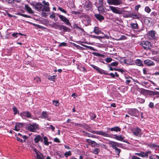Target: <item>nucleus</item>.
<instances>
[{
  "label": "nucleus",
  "mask_w": 159,
  "mask_h": 159,
  "mask_svg": "<svg viewBox=\"0 0 159 159\" xmlns=\"http://www.w3.org/2000/svg\"><path fill=\"white\" fill-rule=\"evenodd\" d=\"M109 8L112 12L115 14H122L123 16L125 18L131 17V14L128 11H124L122 10L123 8H118L116 7L110 6Z\"/></svg>",
  "instance_id": "obj_1"
},
{
  "label": "nucleus",
  "mask_w": 159,
  "mask_h": 159,
  "mask_svg": "<svg viewBox=\"0 0 159 159\" xmlns=\"http://www.w3.org/2000/svg\"><path fill=\"white\" fill-rule=\"evenodd\" d=\"M56 14L58 16L61 20L65 24L68 26L71 25V24L69 20L64 16L59 14H56L54 12L52 13V14L49 17L51 19H53L55 21H57L58 18L57 17H56Z\"/></svg>",
  "instance_id": "obj_2"
},
{
  "label": "nucleus",
  "mask_w": 159,
  "mask_h": 159,
  "mask_svg": "<svg viewBox=\"0 0 159 159\" xmlns=\"http://www.w3.org/2000/svg\"><path fill=\"white\" fill-rule=\"evenodd\" d=\"M109 144L111 145V147L113 149H115V152L116 154L118 156V157L120 156V153L121 152V150L119 148H117V147H120V144L119 143L113 141H110Z\"/></svg>",
  "instance_id": "obj_3"
},
{
  "label": "nucleus",
  "mask_w": 159,
  "mask_h": 159,
  "mask_svg": "<svg viewBox=\"0 0 159 159\" xmlns=\"http://www.w3.org/2000/svg\"><path fill=\"white\" fill-rule=\"evenodd\" d=\"M26 129L31 132H36L39 129V125L35 123H30L27 125Z\"/></svg>",
  "instance_id": "obj_4"
},
{
  "label": "nucleus",
  "mask_w": 159,
  "mask_h": 159,
  "mask_svg": "<svg viewBox=\"0 0 159 159\" xmlns=\"http://www.w3.org/2000/svg\"><path fill=\"white\" fill-rule=\"evenodd\" d=\"M127 113L130 115L135 117H138L139 115V111L136 108H131L129 109Z\"/></svg>",
  "instance_id": "obj_5"
},
{
  "label": "nucleus",
  "mask_w": 159,
  "mask_h": 159,
  "mask_svg": "<svg viewBox=\"0 0 159 159\" xmlns=\"http://www.w3.org/2000/svg\"><path fill=\"white\" fill-rule=\"evenodd\" d=\"M107 2L109 5L115 6H120L123 3L121 0H107Z\"/></svg>",
  "instance_id": "obj_6"
},
{
  "label": "nucleus",
  "mask_w": 159,
  "mask_h": 159,
  "mask_svg": "<svg viewBox=\"0 0 159 159\" xmlns=\"http://www.w3.org/2000/svg\"><path fill=\"white\" fill-rule=\"evenodd\" d=\"M91 132L93 134L102 135L104 137L112 138L111 137V135L102 131L93 130Z\"/></svg>",
  "instance_id": "obj_7"
},
{
  "label": "nucleus",
  "mask_w": 159,
  "mask_h": 159,
  "mask_svg": "<svg viewBox=\"0 0 159 159\" xmlns=\"http://www.w3.org/2000/svg\"><path fill=\"white\" fill-rule=\"evenodd\" d=\"M132 132L134 135L137 137H140L143 134L141 129L138 127L134 128L132 129Z\"/></svg>",
  "instance_id": "obj_8"
},
{
  "label": "nucleus",
  "mask_w": 159,
  "mask_h": 159,
  "mask_svg": "<svg viewBox=\"0 0 159 159\" xmlns=\"http://www.w3.org/2000/svg\"><path fill=\"white\" fill-rule=\"evenodd\" d=\"M145 49H150L152 48L151 44L149 41H142L140 44Z\"/></svg>",
  "instance_id": "obj_9"
},
{
  "label": "nucleus",
  "mask_w": 159,
  "mask_h": 159,
  "mask_svg": "<svg viewBox=\"0 0 159 159\" xmlns=\"http://www.w3.org/2000/svg\"><path fill=\"white\" fill-rule=\"evenodd\" d=\"M20 115L23 119L32 118V115L28 111H24L20 113Z\"/></svg>",
  "instance_id": "obj_10"
},
{
  "label": "nucleus",
  "mask_w": 159,
  "mask_h": 159,
  "mask_svg": "<svg viewBox=\"0 0 159 159\" xmlns=\"http://www.w3.org/2000/svg\"><path fill=\"white\" fill-rule=\"evenodd\" d=\"M84 7L86 10L92 11V4L89 0L86 1L84 3Z\"/></svg>",
  "instance_id": "obj_11"
},
{
  "label": "nucleus",
  "mask_w": 159,
  "mask_h": 159,
  "mask_svg": "<svg viewBox=\"0 0 159 159\" xmlns=\"http://www.w3.org/2000/svg\"><path fill=\"white\" fill-rule=\"evenodd\" d=\"M34 8L36 10L38 11H44V8L43 5L39 3H37L34 6Z\"/></svg>",
  "instance_id": "obj_12"
},
{
  "label": "nucleus",
  "mask_w": 159,
  "mask_h": 159,
  "mask_svg": "<svg viewBox=\"0 0 159 159\" xmlns=\"http://www.w3.org/2000/svg\"><path fill=\"white\" fill-rule=\"evenodd\" d=\"M42 4L43 5L44 8V11L48 12L50 11V8L49 7V4L48 2H46L43 0L42 1Z\"/></svg>",
  "instance_id": "obj_13"
},
{
  "label": "nucleus",
  "mask_w": 159,
  "mask_h": 159,
  "mask_svg": "<svg viewBox=\"0 0 159 159\" xmlns=\"http://www.w3.org/2000/svg\"><path fill=\"white\" fill-rule=\"evenodd\" d=\"M90 66L96 70L99 73L101 74H107V72L106 71L101 69L97 66L93 64L91 65Z\"/></svg>",
  "instance_id": "obj_14"
},
{
  "label": "nucleus",
  "mask_w": 159,
  "mask_h": 159,
  "mask_svg": "<svg viewBox=\"0 0 159 159\" xmlns=\"http://www.w3.org/2000/svg\"><path fill=\"white\" fill-rule=\"evenodd\" d=\"M34 151L36 155V159H44L43 155L39 151L36 149H34Z\"/></svg>",
  "instance_id": "obj_15"
},
{
  "label": "nucleus",
  "mask_w": 159,
  "mask_h": 159,
  "mask_svg": "<svg viewBox=\"0 0 159 159\" xmlns=\"http://www.w3.org/2000/svg\"><path fill=\"white\" fill-rule=\"evenodd\" d=\"M156 32L154 31H151L148 32V36L150 39H154L156 38Z\"/></svg>",
  "instance_id": "obj_16"
},
{
  "label": "nucleus",
  "mask_w": 159,
  "mask_h": 159,
  "mask_svg": "<svg viewBox=\"0 0 159 159\" xmlns=\"http://www.w3.org/2000/svg\"><path fill=\"white\" fill-rule=\"evenodd\" d=\"M144 63L148 66H152L155 65L154 63L152 61L149 59L144 60Z\"/></svg>",
  "instance_id": "obj_17"
},
{
  "label": "nucleus",
  "mask_w": 159,
  "mask_h": 159,
  "mask_svg": "<svg viewBox=\"0 0 159 159\" xmlns=\"http://www.w3.org/2000/svg\"><path fill=\"white\" fill-rule=\"evenodd\" d=\"M114 136L115 137H113V138L120 141L125 142V141L123 140L124 137L123 135H118L117 134H115L114 135Z\"/></svg>",
  "instance_id": "obj_18"
},
{
  "label": "nucleus",
  "mask_w": 159,
  "mask_h": 159,
  "mask_svg": "<svg viewBox=\"0 0 159 159\" xmlns=\"http://www.w3.org/2000/svg\"><path fill=\"white\" fill-rule=\"evenodd\" d=\"M41 115L43 118L46 119L48 120H50L51 119V117L48 116V113L46 111H43Z\"/></svg>",
  "instance_id": "obj_19"
},
{
  "label": "nucleus",
  "mask_w": 159,
  "mask_h": 159,
  "mask_svg": "<svg viewBox=\"0 0 159 159\" xmlns=\"http://www.w3.org/2000/svg\"><path fill=\"white\" fill-rule=\"evenodd\" d=\"M93 32L98 35L101 33L102 30L98 26H95L93 30Z\"/></svg>",
  "instance_id": "obj_20"
},
{
  "label": "nucleus",
  "mask_w": 159,
  "mask_h": 159,
  "mask_svg": "<svg viewBox=\"0 0 159 159\" xmlns=\"http://www.w3.org/2000/svg\"><path fill=\"white\" fill-rule=\"evenodd\" d=\"M131 17L134 19H139L141 17V15L139 13L137 14L135 13H133L131 14Z\"/></svg>",
  "instance_id": "obj_21"
},
{
  "label": "nucleus",
  "mask_w": 159,
  "mask_h": 159,
  "mask_svg": "<svg viewBox=\"0 0 159 159\" xmlns=\"http://www.w3.org/2000/svg\"><path fill=\"white\" fill-rule=\"evenodd\" d=\"M25 9L28 13L33 14L34 13L33 10L28 5H25Z\"/></svg>",
  "instance_id": "obj_22"
},
{
  "label": "nucleus",
  "mask_w": 159,
  "mask_h": 159,
  "mask_svg": "<svg viewBox=\"0 0 159 159\" xmlns=\"http://www.w3.org/2000/svg\"><path fill=\"white\" fill-rule=\"evenodd\" d=\"M109 129H110L111 131H114L116 132H120L121 130V129L118 126H115L111 128H109Z\"/></svg>",
  "instance_id": "obj_23"
},
{
  "label": "nucleus",
  "mask_w": 159,
  "mask_h": 159,
  "mask_svg": "<svg viewBox=\"0 0 159 159\" xmlns=\"http://www.w3.org/2000/svg\"><path fill=\"white\" fill-rule=\"evenodd\" d=\"M95 17L98 20L101 21L104 19V17L99 14H95Z\"/></svg>",
  "instance_id": "obj_24"
},
{
  "label": "nucleus",
  "mask_w": 159,
  "mask_h": 159,
  "mask_svg": "<svg viewBox=\"0 0 159 159\" xmlns=\"http://www.w3.org/2000/svg\"><path fill=\"white\" fill-rule=\"evenodd\" d=\"M151 152L150 151H148L146 152H142V157H148V154H151Z\"/></svg>",
  "instance_id": "obj_25"
},
{
  "label": "nucleus",
  "mask_w": 159,
  "mask_h": 159,
  "mask_svg": "<svg viewBox=\"0 0 159 159\" xmlns=\"http://www.w3.org/2000/svg\"><path fill=\"white\" fill-rule=\"evenodd\" d=\"M105 7L103 5H100L98 7V10L99 12L103 13L104 11Z\"/></svg>",
  "instance_id": "obj_26"
},
{
  "label": "nucleus",
  "mask_w": 159,
  "mask_h": 159,
  "mask_svg": "<svg viewBox=\"0 0 159 159\" xmlns=\"http://www.w3.org/2000/svg\"><path fill=\"white\" fill-rule=\"evenodd\" d=\"M135 63L138 66H143L142 61L139 59H137L135 60Z\"/></svg>",
  "instance_id": "obj_27"
},
{
  "label": "nucleus",
  "mask_w": 159,
  "mask_h": 159,
  "mask_svg": "<svg viewBox=\"0 0 159 159\" xmlns=\"http://www.w3.org/2000/svg\"><path fill=\"white\" fill-rule=\"evenodd\" d=\"M59 29L60 30H62L63 31L65 32L67 31L69 29L68 28L64 25H60Z\"/></svg>",
  "instance_id": "obj_28"
},
{
  "label": "nucleus",
  "mask_w": 159,
  "mask_h": 159,
  "mask_svg": "<svg viewBox=\"0 0 159 159\" xmlns=\"http://www.w3.org/2000/svg\"><path fill=\"white\" fill-rule=\"evenodd\" d=\"M41 136L40 135H36L34 139V142L36 143H38L40 141V140L41 139Z\"/></svg>",
  "instance_id": "obj_29"
},
{
  "label": "nucleus",
  "mask_w": 159,
  "mask_h": 159,
  "mask_svg": "<svg viewBox=\"0 0 159 159\" xmlns=\"http://www.w3.org/2000/svg\"><path fill=\"white\" fill-rule=\"evenodd\" d=\"M125 79L126 80L125 81V83L128 84L131 82V80L132 79L130 77H128L125 76Z\"/></svg>",
  "instance_id": "obj_30"
},
{
  "label": "nucleus",
  "mask_w": 159,
  "mask_h": 159,
  "mask_svg": "<svg viewBox=\"0 0 159 159\" xmlns=\"http://www.w3.org/2000/svg\"><path fill=\"white\" fill-rule=\"evenodd\" d=\"M43 143L44 145L48 146V145L49 142H48V139L46 136H44L43 137Z\"/></svg>",
  "instance_id": "obj_31"
},
{
  "label": "nucleus",
  "mask_w": 159,
  "mask_h": 159,
  "mask_svg": "<svg viewBox=\"0 0 159 159\" xmlns=\"http://www.w3.org/2000/svg\"><path fill=\"white\" fill-rule=\"evenodd\" d=\"M119 60L121 64L126 63V60L124 57H120Z\"/></svg>",
  "instance_id": "obj_32"
},
{
  "label": "nucleus",
  "mask_w": 159,
  "mask_h": 159,
  "mask_svg": "<svg viewBox=\"0 0 159 159\" xmlns=\"http://www.w3.org/2000/svg\"><path fill=\"white\" fill-rule=\"evenodd\" d=\"M17 15L22 16L23 17H26V18H32L30 16L26 14H23L20 12H18L17 14Z\"/></svg>",
  "instance_id": "obj_33"
},
{
  "label": "nucleus",
  "mask_w": 159,
  "mask_h": 159,
  "mask_svg": "<svg viewBox=\"0 0 159 159\" xmlns=\"http://www.w3.org/2000/svg\"><path fill=\"white\" fill-rule=\"evenodd\" d=\"M130 26L132 28L134 29H137L138 28V25L137 23H132L130 24Z\"/></svg>",
  "instance_id": "obj_34"
},
{
  "label": "nucleus",
  "mask_w": 159,
  "mask_h": 159,
  "mask_svg": "<svg viewBox=\"0 0 159 159\" xmlns=\"http://www.w3.org/2000/svg\"><path fill=\"white\" fill-rule=\"evenodd\" d=\"M137 101L138 102L141 103H143L145 102V100L144 99L139 98H137Z\"/></svg>",
  "instance_id": "obj_35"
},
{
  "label": "nucleus",
  "mask_w": 159,
  "mask_h": 159,
  "mask_svg": "<svg viewBox=\"0 0 159 159\" xmlns=\"http://www.w3.org/2000/svg\"><path fill=\"white\" fill-rule=\"evenodd\" d=\"M100 151V150L99 148H95L93 149V152L95 154H98Z\"/></svg>",
  "instance_id": "obj_36"
},
{
  "label": "nucleus",
  "mask_w": 159,
  "mask_h": 159,
  "mask_svg": "<svg viewBox=\"0 0 159 159\" xmlns=\"http://www.w3.org/2000/svg\"><path fill=\"white\" fill-rule=\"evenodd\" d=\"M93 54L95 55V56L98 57H104V55H102V54H100L98 52H94L93 53Z\"/></svg>",
  "instance_id": "obj_37"
},
{
  "label": "nucleus",
  "mask_w": 159,
  "mask_h": 159,
  "mask_svg": "<svg viewBox=\"0 0 159 159\" xmlns=\"http://www.w3.org/2000/svg\"><path fill=\"white\" fill-rule=\"evenodd\" d=\"M66 157H68L69 156L71 155V153L70 151L66 152L64 154Z\"/></svg>",
  "instance_id": "obj_38"
},
{
  "label": "nucleus",
  "mask_w": 159,
  "mask_h": 159,
  "mask_svg": "<svg viewBox=\"0 0 159 159\" xmlns=\"http://www.w3.org/2000/svg\"><path fill=\"white\" fill-rule=\"evenodd\" d=\"M13 111L14 112V115H16L17 113H19V112L18 111L17 108L15 106H14L13 107Z\"/></svg>",
  "instance_id": "obj_39"
},
{
  "label": "nucleus",
  "mask_w": 159,
  "mask_h": 159,
  "mask_svg": "<svg viewBox=\"0 0 159 159\" xmlns=\"http://www.w3.org/2000/svg\"><path fill=\"white\" fill-rule=\"evenodd\" d=\"M60 25H59L57 24L56 23H54L52 25V27H54V28L57 29V28H59L60 27Z\"/></svg>",
  "instance_id": "obj_40"
},
{
  "label": "nucleus",
  "mask_w": 159,
  "mask_h": 159,
  "mask_svg": "<svg viewBox=\"0 0 159 159\" xmlns=\"http://www.w3.org/2000/svg\"><path fill=\"white\" fill-rule=\"evenodd\" d=\"M156 93H157V91H150L149 93V94L151 96H156Z\"/></svg>",
  "instance_id": "obj_41"
},
{
  "label": "nucleus",
  "mask_w": 159,
  "mask_h": 159,
  "mask_svg": "<svg viewBox=\"0 0 159 159\" xmlns=\"http://www.w3.org/2000/svg\"><path fill=\"white\" fill-rule=\"evenodd\" d=\"M52 102L54 105L56 106H58L59 105V101L57 100H53Z\"/></svg>",
  "instance_id": "obj_42"
},
{
  "label": "nucleus",
  "mask_w": 159,
  "mask_h": 159,
  "mask_svg": "<svg viewBox=\"0 0 159 159\" xmlns=\"http://www.w3.org/2000/svg\"><path fill=\"white\" fill-rule=\"evenodd\" d=\"M144 10L146 12L148 13H149L151 11V9L148 7H145Z\"/></svg>",
  "instance_id": "obj_43"
},
{
  "label": "nucleus",
  "mask_w": 159,
  "mask_h": 159,
  "mask_svg": "<svg viewBox=\"0 0 159 159\" xmlns=\"http://www.w3.org/2000/svg\"><path fill=\"white\" fill-rule=\"evenodd\" d=\"M118 63L117 62H113L110 64V65L112 66H118Z\"/></svg>",
  "instance_id": "obj_44"
},
{
  "label": "nucleus",
  "mask_w": 159,
  "mask_h": 159,
  "mask_svg": "<svg viewBox=\"0 0 159 159\" xmlns=\"http://www.w3.org/2000/svg\"><path fill=\"white\" fill-rule=\"evenodd\" d=\"M67 46V43L65 42H62L60 44L58 45L59 47H65Z\"/></svg>",
  "instance_id": "obj_45"
},
{
  "label": "nucleus",
  "mask_w": 159,
  "mask_h": 159,
  "mask_svg": "<svg viewBox=\"0 0 159 159\" xmlns=\"http://www.w3.org/2000/svg\"><path fill=\"white\" fill-rule=\"evenodd\" d=\"M58 9L60 11H61V12H62L66 14V13H67V11H66L65 10L62 9V8H61V7H58Z\"/></svg>",
  "instance_id": "obj_46"
},
{
  "label": "nucleus",
  "mask_w": 159,
  "mask_h": 159,
  "mask_svg": "<svg viewBox=\"0 0 159 159\" xmlns=\"http://www.w3.org/2000/svg\"><path fill=\"white\" fill-rule=\"evenodd\" d=\"M56 75L50 76L48 78V79L52 81H54Z\"/></svg>",
  "instance_id": "obj_47"
},
{
  "label": "nucleus",
  "mask_w": 159,
  "mask_h": 159,
  "mask_svg": "<svg viewBox=\"0 0 159 159\" xmlns=\"http://www.w3.org/2000/svg\"><path fill=\"white\" fill-rule=\"evenodd\" d=\"M34 80L38 84L39 83L41 82L40 79L38 77H36L34 78Z\"/></svg>",
  "instance_id": "obj_48"
},
{
  "label": "nucleus",
  "mask_w": 159,
  "mask_h": 159,
  "mask_svg": "<svg viewBox=\"0 0 159 159\" xmlns=\"http://www.w3.org/2000/svg\"><path fill=\"white\" fill-rule=\"evenodd\" d=\"M90 115V119L91 120H93L95 119L96 117V116L93 113H91Z\"/></svg>",
  "instance_id": "obj_49"
},
{
  "label": "nucleus",
  "mask_w": 159,
  "mask_h": 159,
  "mask_svg": "<svg viewBox=\"0 0 159 159\" xmlns=\"http://www.w3.org/2000/svg\"><path fill=\"white\" fill-rule=\"evenodd\" d=\"M81 45L85 47H86L87 48H89V49H90L91 50H93V49H94V48L93 47H91V46H87V45H83V44H81Z\"/></svg>",
  "instance_id": "obj_50"
},
{
  "label": "nucleus",
  "mask_w": 159,
  "mask_h": 159,
  "mask_svg": "<svg viewBox=\"0 0 159 159\" xmlns=\"http://www.w3.org/2000/svg\"><path fill=\"white\" fill-rule=\"evenodd\" d=\"M91 37L93 38L97 39H101L102 37L100 36H96L95 35H92Z\"/></svg>",
  "instance_id": "obj_51"
},
{
  "label": "nucleus",
  "mask_w": 159,
  "mask_h": 159,
  "mask_svg": "<svg viewBox=\"0 0 159 159\" xmlns=\"http://www.w3.org/2000/svg\"><path fill=\"white\" fill-rule=\"evenodd\" d=\"M112 60V58L110 57L107 58L105 59V61L108 63L111 62Z\"/></svg>",
  "instance_id": "obj_52"
},
{
  "label": "nucleus",
  "mask_w": 159,
  "mask_h": 159,
  "mask_svg": "<svg viewBox=\"0 0 159 159\" xmlns=\"http://www.w3.org/2000/svg\"><path fill=\"white\" fill-rule=\"evenodd\" d=\"M149 107L151 108H153L154 107V103L152 102H150L148 105Z\"/></svg>",
  "instance_id": "obj_53"
},
{
  "label": "nucleus",
  "mask_w": 159,
  "mask_h": 159,
  "mask_svg": "<svg viewBox=\"0 0 159 159\" xmlns=\"http://www.w3.org/2000/svg\"><path fill=\"white\" fill-rule=\"evenodd\" d=\"M12 35L13 37L17 38L18 37V34L17 33H13L12 34Z\"/></svg>",
  "instance_id": "obj_54"
},
{
  "label": "nucleus",
  "mask_w": 159,
  "mask_h": 159,
  "mask_svg": "<svg viewBox=\"0 0 159 159\" xmlns=\"http://www.w3.org/2000/svg\"><path fill=\"white\" fill-rule=\"evenodd\" d=\"M157 155H151L149 156V158L150 159H155V157H156Z\"/></svg>",
  "instance_id": "obj_55"
},
{
  "label": "nucleus",
  "mask_w": 159,
  "mask_h": 159,
  "mask_svg": "<svg viewBox=\"0 0 159 159\" xmlns=\"http://www.w3.org/2000/svg\"><path fill=\"white\" fill-rule=\"evenodd\" d=\"M141 7V6L139 4V5H136L135 7V9L136 11H138V10H139V9L140 7Z\"/></svg>",
  "instance_id": "obj_56"
},
{
  "label": "nucleus",
  "mask_w": 159,
  "mask_h": 159,
  "mask_svg": "<svg viewBox=\"0 0 159 159\" xmlns=\"http://www.w3.org/2000/svg\"><path fill=\"white\" fill-rule=\"evenodd\" d=\"M105 74L107 75H109L111 76V77H112V78L115 77V76L114 75V74L112 73H110L109 74H108L107 73V74Z\"/></svg>",
  "instance_id": "obj_57"
},
{
  "label": "nucleus",
  "mask_w": 159,
  "mask_h": 159,
  "mask_svg": "<svg viewBox=\"0 0 159 159\" xmlns=\"http://www.w3.org/2000/svg\"><path fill=\"white\" fill-rule=\"evenodd\" d=\"M18 125H16L14 129L16 131H19L20 130V128L18 127Z\"/></svg>",
  "instance_id": "obj_58"
},
{
  "label": "nucleus",
  "mask_w": 159,
  "mask_h": 159,
  "mask_svg": "<svg viewBox=\"0 0 159 159\" xmlns=\"http://www.w3.org/2000/svg\"><path fill=\"white\" fill-rule=\"evenodd\" d=\"M41 15L42 17H45L47 16V13L45 12H43L41 13Z\"/></svg>",
  "instance_id": "obj_59"
},
{
  "label": "nucleus",
  "mask_w": 159,
  "mask_h": 159,
  "mask_svg": "<svg viewBox=\"0 0 159 159\" xmlns=\"http://www.w3.org/2000/svg\"><path fill=\"white\" fill-rule=\"evenodd\" d=\"M86 141L87 143H92V144H93V143H95L94 141H92L91 140L89 139H87Z\"/></svg>",
  "instance_id": "obj_60"
},
{
  "label": "nucleus",
  "mask_w": 159,
  "mask_h": 159,
  "mask_svg": "<svg viewBox=\"0 0 159 159\" xmlns=\"http://www.w3.org/2000/svg\"><path fill=\"white\" fill-rule=\"evenodd\" d=\"M54 141L55 142L59 143L60 142V141L59 140L58 138H56L54 139Z\"/></svg>",
  "instance_id": "obj_61"
},
{
  "label": "nucleus",
  "mask_w": 159,
  "mask_h": 159,
  "mask_svg": "<svg viewBox=\"0 0 159 159\" xmlns=\"http://www.w3.org/2000/svg\"><path fill=\"white\" fill-rule=\"evenodd\" d=\"M131 159H141L140 158L135 156H133L131 157Z\"/></svg>",
  "instance_id": "obj_62"
},
{
  "label": "nucleus",
  "mask_w": 159,
  "mask_h": 159,
  "mask_svg": "<svg viewBox=\"0 0 159 159\" xmlns=\"http://www.w3.org/2000/svg\"><path fill=\"white\" fill-rule=\"evenodd\" d=\"M49 129H51L53 131H54L55 128L52 125H50V127L48 128Z\"/></svg>",
  "instance_id": "obj_63"
},
{
  "label": "nucleus",
  "mask_w": 159,
  "mask_h": 159,
  "mask_svg": "<svg viewBox=\"0 0 159 159\" xmlns=\"http://www.w3.org/2000/svg\"><path fill=\"white\" fill-rule=\"evenodd\" d=\"M152 16L156 17L157 15V13L155 12H152L151 14Z\"/></svg>",
  "instance_id": "obj_64"
}]
</instances>
